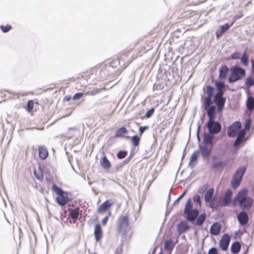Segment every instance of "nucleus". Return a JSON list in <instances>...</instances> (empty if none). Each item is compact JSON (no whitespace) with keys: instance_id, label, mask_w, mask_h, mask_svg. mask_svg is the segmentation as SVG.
I'll return each mask as SVG.
<instances>
[{"instance_id":"nucleus-31","label":"nucleus","mask_w":254,"mask_h":254,"mask_svg":"<svg viewBox=\"0 0 254 254\" xmlns=\"http://www.w3.org/2000/svg\"><path fill=\"white\" fill-rule=\"evenodd\" d=\"M247 108L250 111L254 109V98L253 97H249L247 101Z\"/></svg>"},{"instance_id":"nucleus-58","label":"nucleus","mask_w":254,"mask_h":254,"mask_svg":"<svg viewBox=\"0 0 254 254\" xmlns=\"http://www.w3.org/2000/svg\"><path fill=\"white\" fill-rule=\"evenodd\" d=\"M197 3H198V1H194L192 2V4H196Z\"/></svg>"},{"instance_id":"nucleus-51","label":"nucleus","mask_w":254,"mask_h":254,"mask_svg":"<svg viewBox=\"0 0 254 254\" xmlns=\"http://www.w3.org/2000/svg\"><path fill=\"white\" fill-rule=\"evenodd\" d=\"M111 215V211H109L108 212V216H106L105 217H104L103 220H102V224L103 225H106L108 221V219H109V216H110Z\"/></svg>"},{"instance_id":"nucleus-59","label":"nucleus","mask_w":254,"mask_h":254,"mask_svg":"<svg viewBox=\"0 0 254 254\" xmlns=\"http://www.w3.org/2000/svg\"><path fill=\"white\" fill-rule=\"evenodd\" d=\"M159 254H162L160 253H159Z\"/></svg>"},{"instance_id":"nucleus-13","label":"nucleus","mask_w":254,"mask_h":254,"mask_svg":"<svg viewBox=\"0 0 254 254\" xmlns=\"http://www.w3.org/2000/svg\"><path fill=\"white\" fill-rule=\"evenodd\" d=\"M230 241V238L228 234H225L222 237V238L219 243V245L220 248L223 251H226L228 249Z\"/></svg>"},{"instance_id":"nucleus-17","label":"nucleus","mask_w":254,"mask_h":254,"mask_svg":"<svg viewBox=\"0 0 254 254\" xmlns=\"http://www.w3.org/2000/svg\"><path fill=\"white\" fill-rule=\"evenodd\" d=\"M94 234L96 241H99L102 238L103 232L100 224H97L95 225Z\"/></svg>"},{"instance_id":"nucleus-28","label":"nucleus","mask_w":254,"mask_h":254,"mask_svg":"<svg viewBox=\"0 0 254 254\" xmlns=\"http://www.w3.org/2000/svg\"><path fill=\"white\" fill-rule=\"evenodd\" d=\"M76 84L75 88L77 90H79L82 88H85L86 86L85 79L83 77L77 79L76 81Z\"/></svg>"},{"instance_id":"nucleus-57","label":"nucleus","mask_w":254,"mask_h":254,"mask_svg":"<svg viewBox=\"0 0 254 254\" xmlns=\"http://www.w3.org/2000/svg\"><path fill=\"white\" fill-rule=\"evenodd\" d=\"M252 62V66L253 69V71H254V60L253 59L251 60Z\"/></svg>"},{"instance_id":"nucleus-10","label":"nucleus","mask_w":254,"mask_h":254,"mask_svg":"<svg viewBox=\"0 0 254 254\" xmlns=\"http://www.w3.org/2000/svg\"><path fill=\"white\" fill-rule=\"evenodd\" d=\"M245 129H242L239 131L236 139L233 144V146L235 148L238 149L240 144L246 140V139L245 138Z\"/></svg>"},{"instance_id":"nucleus-25","label":"nucleus","mask_w":254,"mask_h":254,"mask_svg":"<svg viewBox=\"0 0 254 254\" xmlns=\"http://www.w3.org/2000/svg\"><path fill=\"white\" fill-rule=\"evenodd\" d=\"M198 156V151H194L193 152V153L191 154L190 158V162H189V166L191 167V168H193L194 165L196 164V162L197 160Z\"/></svg>"},{"instance_id":"nucleus-49","label":"nucleus","mask_w":254,"mask_h":254,"mask_svg":"<svg viewBox=\"0 0 254 254\" xmlns=\"http://www.w3.org/2000/svg\"><path fill=\"white\" fill-rule=\"evenodd\" d=\"M193 201L194 202L198 203L199 205H201L200 197L199 195L196 194L194 195L193 197Z\"/></svg>"},{"instance_id":"nucleus-32","label":"nucleus","mask_w":254,"mask_h":254,"mask_svg":"<svg viewBox=\"0 0 254 254\" xmlns=\"http://www.w3.org/2000/svg\"><path fill=\"white\" fill-rule=\"evenodd\" d=\"M34 102L33 100L28 101L27 104L26 110L28 112L33 113L36 111V109L34 108Z\"/></svg>"},{"instance_id":"nucleus-23","label":"nucleus","mask_w":254,"mask_h":254,"mask_svg":"<svg viewBox=\"0 0 254 254\" xmlns=\"http://www.w3.org/2000/svg\"><path fill=\"white\" fill-rule=\"evenodd\" d=\"M228 72V68L226 65H222L219 69V78L224 79Z\"/></svg>"},{"instance_id":"nucleus-29","label":"nucleus","mask_w":254,"mask_h":254,"mask_svg":"<svg viewBox=\"0 0 254 254\" xmlns=\"http://www.w3.org/2000/svg\"><path fill=\"white\" fill-rule=\"evenodd\" d=\"M234 22H232L230 25H229L228 23H226L224 25H221L220 26V31L216 32V36L218 38L221 36L222 34L226 31H227L230 26H231L233 24Z\"/></svg>"},{"instance_id":"nucleus-41","label":"nucleus","mask_w":254,"mask_h":254,"mask_svg":"<svg viewBox=\"0 0 254 254\" xmlns=\"http://www.w3.org/2000/svg\"><path fill=\"white\" fill-rule=\"evenodd\" d=\"M225 164L223 161H218L214 162L212 165V168L214 169L222 168L225 166Z\"/></svg>"},{"instance_id":"nucleus-53","label":"nucleus","mask_w":254,"mask_h":254,"mask_svg":"<svg viewBox=\"0 0 254 254\" xmlns=\"http://www.w3.org/2000/svg\"><path fill=\"white\" fill-rule=\"evenodd\" d=\"M34 174L35 177L39 180H42L43 179V174L42 172H41L40 175H38L36 171H34Z\"/></svg>"},{"instance_id":"nucleus-19","label":"nucleus","mask_w":254,"mask_h":254,"mask_svg":"<svg viewBox=\"0 0 254 254\" xmlns=\"http://www.w3.org/2000/svg\"><path fill=\"white\" fill-rule=\"evenodd\" d=\"M207 114L209 118L208 120H214L215 118L216 107L212 105L207 108Z\"/></svg>"},{"instance_id":"nucleus-56","label":"nucleus","mask_w":254,"mask_h":254,"mask_svg":"<svg viewBox=\"0 0 254 254\" xmlns=\"http://www.w3.org/2000/svg\"><path fill=\"white\" fill-rule=\"evenodd\" d=\"M186 191H184L181 195L178 198L177 201H179L180 199H181L186 194Z\"/></svg>"},{"instance_id":"nucleus-30","label":"nucleus","mask_w":254,"mask_h":254,"mask_svg":"<svg viewBox=\"0 0 254 254\" xmlns=\"http://www.w3.org/2000/svg\"><path fill=\"white\" fill-rule=\"evenodd\" d=\"M175 246L171 239L167 240L165 242L164 249L166 251H171Z\"/></svg>"},{"instance_id":"nucleus-15","label":"nucleus","mask_w":254,"mask_h":254,"mask_svg":"<svg viewBox=\"0 0 254 254\" xmlns=\"http://www.w3.org/2000/svg\"><path fill=\"white\" fill-rule=\"evenodd\" d=\"M129 225L128 217L127 215L122 216L119 218L118 228L120 230L127 227Z\"/></svg>"},{"instance_id":"nucleus-52","label":"nucleus","mask_w":254,"mask_h":254,"mask_svg":"<svg viewBox=\"0 0 254 254\" xmlns=\"http://www.w3.org/2000/svg\"><path fill=\"white\" fill-rule=\"evenodd\" d=\"M251 124V120L250 119H248L245 124V130L249 129Z\"/></svg>"},{"instance_id":"nucleus-24","label":"nucleus","mask_w":254,"mask_h":254,"mask_svg":"<svg viewBox=\"0 0 254 254\" xmlns=\"http://www.w3.org/2000/svg\"><path fill=\"white\" fill-rule=\"evenodd\" d=\"M69 216L74 220H76L79 215V208L78 207L69 210Z\"/></svg>"},{"instance_id":"nucleus-34","label":"nucleus","mask_w":254,"mask_h":254,"mask_svg":"<svg viewBox=\"0 0 254 254\" xmlns=\"http://www.w3.org/2000/svg\"><path fill=\"white\" fill-rule=\"evenodd\" d=\"M213 137L209 133H206L204 135L203 143L206 144H212Z\"/></svg>"},{"instance_id":"nucleus-20","label":"nucleus","mask_w":254,"mask_h":254,"mask_svg":"<svg viewBox=\"0 0 254 254\" xmlns=\"http://www.w3.org/2000/svg\"><path fill=\"white\" fill-rule=\"evenodd\" d=\"M189 226L187 222H181L177 226V230L180 234L184 233L189 229Z\"/></svg>"},{"instance_id":"nucleus-16","label":"nucleus","mask_w":254,"mask_h":254,"mask_svg":"<svg viewBox=\"0 0 254 254\" xmlns=\"http://www.w3.org/2000/svg\"><path fill=\"white\" fill-rule=\"evenodd\" d=\"M187 215V219L190 221H194L198 215V210L196 209H193L188 212L184 213Z\"/></svg>"},{"instance_id":"nucleus-47","label":"nucleus","mask_w":254,"mask_h":254,"mask_svg":"<svg viewBox=\"0 0 254 254\" xmlns=\"http://www.w3.org/2000/svg\"><path fill=\"white\" fill-rule=\"evenodd\" d=\"M85 95V93H77L74 95L72 97V99L73 100H77L79 99L80 98Z\"/></svg>"},{"instance_id":"nucleus-26","label":"nucleus","mask_w":254,"mask_h":254,"mask_svg":"<svg viewBox=\"0 0 254 254\" xmlns=\"http://www.w3.org/2000/svg\"><path fill=\"white\" fill-rule=\"evenodd\" d=\"M100 163L102 167L106 170H109L111 167V163L106 156L102 158Z\"/></svg>"},{"instance_id":"nucleus-38","label":"nucleus","mask_w":254,"mask_h":254,"mask_svg":"<svg viewBox=\"0 0 254 254\" xmlns=\"http://www.w3.org/2000/svg\"><path fill=\"white\" fill-rule=\"evenodd\" d=\"M140 137L135 135L131 137V142L133 146L135 147L139 145L140 143Z\"/></svg>"},{"instance_id":"nucleus-7","label":"nucleus","mask_w":254,"mask_h":254,"mask_svg":"<svg viewBox=\"0 0 254 254\" xmlns=\"http://www.w3.org/2000/svg\"><path fill=\"white\" fill-rule=\"evenodd\" d=\"M206 126L209 133L212 134L218 133L221 129L220 124L214 120H208Z\"/></svg>"},{"instance_id":"nucleus-40","label":"nucleus","mask_w":254,"mask_h":254,"mask_svg":"<svg viewBox=\"0 0 254 254\" xmlns=\"http://www.w3.org/2000/svg\"><path fill=\"white\" fill-rule=\"evenodd\" d=\"M120 65V61L118 60L117 58L116 59H114L110 63V66L113 68H117Z\"/></svg>"},{"instance_id":"nucleus-35","label":"nucleus","mask_w":254,"mask_h":254,"mask_svg":"<svg viewBox=\"0 0 254 254\" xmlns=\"http://www.w3.org/2000/svg\"><path fill=\"white\" fill-rule=\"evenodd\" d=\"M192 209V204L191 202V198H189L185 204V207L184 209V213L188 212L189 211L193 210Z\"/></svg>"},{"instance_id":"nucleus-46","label":"nucleus","mask_w":254,"mask_h":254,"mask_svg":"<svg viewBox=\"0 0 254 254\" xmlns=\"http://www.w3.org/2000/svg\"><path fill=\"white\" fill-rule=\"evenodd\" d=\"M240 54L239 52H234L231 55V57L229 58H228V60H237L240 58Z\"/></svg>"},{"instance_id":"nucleus-11","label":"nucleus","mask_w":254,"mask_h":254,"mask_svg":"<svg viewBox=\"0 0 254 254\" xmlns=\"http://www.w3.org/2000/svg\"><path fill=\"white\" fill-rule=\"evenodd\" d=\"M118 60L120 61V64H122L121 65L122 70L126 68L130 64V61L128 58V55L126 53H122L117 56Z\"/></svg>"},{"instance_id":"nucleus-2","label":"nucleus","mask_w":254,"mask_h":254,"mask_svg":"<svg viewBox=\"0 0 254 254\" xmlns=\"http://www.w3.org/2000/svg\"><path fill=\"white\" fill-rule=\"evenodd\" d=\"M215 85L218 92L214 96V102L217 105L218 111L221 112L223 109L226 102V98L223 97L225 84L222 81H217Z\"/></svg>"},{"instance_id":"nucleus-22","label":"nucleus","mask_w":254,"mask_h":254,"mask_svg":"<svg viewBox=\"0 0 254 254\" xmlns=\"http://www.w3.org/2000/svg\"><path fill=\"white\" fill-rule=\"evenodd\" d=\"M220 225L218 223H215L211 226L210 232L213 235H217L220 233Z\"/></svg>"},{"instance_id":"nucleus-33","label":"nucleus","mask_w":254,"mask_h":254,"mask_svg":"<svg viewBox=\"0 0 254 254\" xmlns=\"http://www.w3.org/2000/svg\"><path fill=\"white\" fill-rule=\"evenodd\" d=\"M241 62L245 66H247L249 65L248 55L246 51L242 54L241 58Z\"/></svg>"},{"instance_id":"nucleus-45","label":"nucleus","mask_w":254,"mask_h":254,"mask_svg":"<svg viewBox=\"0 0 254 254\" xmlns=\"http://www.w3.org/2000/svg\"><path fill=\"white\" fill-rule=\"evenodd\" d=\"M100 92V89H95L92 91H88L86 93H85V95H95L97 94H98Z\"/></svg>"},{"instance_id":"nucleus-12","label":"nucleus","mask_w":254,"mask_h":254,"mask_svg":"<svg viewBox=\"0 0 254 254\" xmlns=\"http://www.w3.org/2000/svg\"><path fill=\"white\" fill-rule=\"evenodd\" d=\"M113 204L114 202L112 200H106L98 207L97 212L99 213H103L107 211H110V208Z\"/></svg>"},{"instance_id":"nucleus-55","label":"nucleus","mask_w":254,"mask_h":254,"mask_svg":"<svg viewBox=\"0 0 254 254\" xmlns=\"http://www.w3.org/2000/svg\"><path fill=\"white\" fill-rule=\"evenodd\" d=\"M123 251V248L120 246L116 249L115 254H122Z\"/></svg>"},{"instance_id":"nucleus-36","label":"nucleus","mask_w":254,"mask_h":254,"mask_svg":"<svg viewBox=\"0 0 254 254\" xmlns=\"http://www.w3.org/2000/svg\"><path fill=\"white\" fill-rule=\"evenodd\" d=\"M205 92L207 94V96L212 97L214 93V88L210 85H207L205 87Z\"/></svg>"},{"instance_id":"nucleus-48","label":"nucleus","mask_w":254,"mask_h":254,"mask_svg":"<svg viewBox=\"0 0 254 254\" xmlns=\"http://www.w3.org/2000/svg\"><path fill=\"white\" fill-rule=\"evenodd\" d=\"M154 108H151L150 109H149L146 113L145 114V117L146 118H149L150 117H151L152 115L154 114Z\"/></svg>"},{"instance_id":"nucleus-21","label":"nucleus","mask_w":254,"mask_h":254,"mask_svg":"<svg viewBox=\"0 0 254 254\" xmlns=\"http://www.w3.org/2000/svg\"><path fill=\"white\" fill-rule=\"evenodd\" d=\"M128 130L126 127H122L118 128L115 134L116 137H124L125 135L127 134Z\"/></svg>"},{"instance_id":"nucleus-27","label":"nucleus","mask_w":254,"mask_h":254,"mask_svg":"<svg viewBox=\"0 0 254 254\" xmlns=\"http://www.w3.org/2000/svg\"><path fill=\"white\" fill-rule=\"evenodd\" d=\"M241 248V244L238 242H235L231 245V250L232 253L236 254L240 251Z\"/></svg>"},{"instance_id":"nucleus-39","label":"nucleus","mask_w":254,"mask_h":254,"mask_svg":"<svg viewBox=\"0 0 254 254\" xmlns=\"http://www.w3.org/2000/svg\"><path fill=\"white\" fill-rule=\"evenodd\" d=\"M212 104V97L206 96L204 99V108L207 109V107L211 106Z\"/></svg>"},{"instance_id":"nucleus-43","label":"nucleus","mask_w":254,"mask_h":254,"mask_svg":"<svg viewBox=\"0 0 254 254\" xmlns=\"http://www.w3.org/2000/svg\"><path fill=\"white\" fill-rule=\"evenodd\" d=\"M127 154V152L126 151H120L117 155V157L120 159L125 158Z\"/></svg>"},{"instance_id":"nucleus-4","label":"nucleus","mask_w":254,"mask_h":254,"mask_svg":"<svg viewBox=\"0 0 254 254\" xmlns=\"http://www.w3.org/2000/svg\"><path fill=\"white\" fill-rule=\"evenodd\" d=\"M230 70L231 73L228 78L230 83H233L240 80L246 75L245 69L240 67L234 66L231 68Z\"/></svg>"},{"instance_id":"nucleus-1","label":"nucleus","mask_w":254,"mask_h":254,"mask_svg":"<svg viewBox=\"0 0 254 254\" xmlns=\"http://www.w3.org/2000/svg\"><path fill=\"white\" fill-rule=\"evenodd\" d=\"M254 201V199L248 195V190L246 188L240 190L233 200L234 205L239 207L243 210L251 209Z\"/></svg>"},{"instance_id":"nucleus-44","label":"nucleus","mask_w":254,"mask_h":254,"mask_svg":"<svg viewBox=\"0 0 254 254\" xmlns=\"http://www.w3.org/2000/svg\"><path fill=\"white\" fill-rule=\"evenodd\" d=\"M0 28L1 30L3 32L6 33V32H8L11 29V26L9 24H7L5 26L1 25L0 26Z\"/></svg>"},{"instance_id":"nucleus-8","label":"nucleus","mask_w":254,"mask_h":254,"mask_svg":"<svg viewBox=\"0 0 254 254\" xmlns=\"http://www.w3.org/2000/svg\"><path fill=\"white\" fill-rule=\"evenodd\" d=\"M232 190L230 189L227 190L222 199L217 202L219 205L222 207L227 206L232 201Z\"/></svg>"},{"instance_id":"nucleus-50","label":"nucleus","mask_w":254,"mask_h":254,"mask_svg":"<svg viewBox=\"0 0 254 254\" xmlns=\"http://www.w3.org/2000/svg\"><path fill=\"white\" fill-rule=\"evenodd\" d=\"M148 128V127L147 126H141L139 128V133L140 136H141L142 134L143 133L144 131Z\"/></svg>"},{"instance_id":"nucleus-9","label":"nucleus","mask_w":254,"mask_h":254,"mask_svg":"<svg viewBox=\"0 0 254 254\" xmlns=\"http://www.w3.org/2000/svg\"><path fill=\"white\" fill-rule=\"evenodd\" d=\"M241 127V123L237 121L232 124L228 128L227 135L229 137H235Z\"/></svg>"},{"instance_id":"nucleus-6","label":"nucleus","mask_w":254,"mask_h":254,"mask_svg":"<svg viewBox=\"0 0 254 254\" xmlns=\"http://www.w3.org/2000/svg\"><path fill=\"white\" fill-rule=\"evenodd\" d=\"M214 190L213 188L209 189L205 193L204 200L209 203V206L212 208H216L219 206V203L215 201Z\"/></svg>"},{"instance_id":"nucleus-5","label":"nucleus","mask_w":254,"mask_h":254,"mask_svg":"<svg viewBox=\"0 0 254 254\" xmlns=\"http://www.w3.org/2000/svg\"><path fill=\"white\" fill-rule=\"evenodd\" d=\"M246 170L245 167L239 168L236 170L231 180V186L233 189L237 188L240 185Z\"/></svg>"},{"instance_id":"nucleus-42","label":"nucleus","mask_w":254,"mask_h":254,"mask_svg":"<svg viewBox=\"0 0 254 254\" xmlns=\"http://www.w3.org/2000/svg\"><path fill=\"white\" fill-rule=\"evenodd\" d=\"M201 152L203 156L207 157L210 154V151L207 147L203 146L200 148Z\"/></svg>"},{"instance_id":"nucleus-3","label":"nucleus","mask_w":254,"mask_h":254,"mask_svg":"<svg viewBox=\"0 0 254 254\" xmlns=\"http://www.w3.org/2000/svg\"><path fill=\"white\" fill-rule=\"evenodd\" d=\"M52 190L58 195L56 198V201L60 205L64 206L70 200V199L68 197V193L63 191L56 184L53 185Z\"/></svg>"},{"instance_id":"nucleus-18","label":"nucleus","mask_w":254,"mask_h":254,"mask_svg":"<svg viewBox=\"0 0 254 254\" xmlns=\"http://www.w3.org/2000/svg\"><path fill=\"white\" fill-rule=\"evenodd\" d=\"M39 156L42 160L46 159L49 154V152L47 148L43 146H39L38 147Z\"/></svg>"},{"instance_id":"nucleus-54","label":"nucleus","mask_w":254,"mask_h":254,"mask_svg":"<svg viewBox=\"0 0 254 254\" xmlns=\"http://www.w3.org/2000/svg\"><path fill=\"white\" fill-rule=\"evenodd\" d=\"M208 254H218L217 250L215 248H212L209 249Z\"/></svg>"},{"instance_id":"nucleus-14","label":"nucleus","mask_w":254,"mask_h":254,"mask_svg":"<svg viewBox=\"0 0 254 254\" xmlns=\"http://www.w3.org/2000/svg\"><path fill=\"white\" fill-rule=\"evenodd\" d=\"M238 219L242 225H246L249 221V217L247 213L245 210H242L238 215Z\"/></svg>"},{"instance_id":"nucleus-37","label":"nucleus","mask_w":254,"mask_h":254,"mask_svg":"<svg viewBox=\"0 0 254 254\" xmlns=\"http://www.w3.org/2000/svg\"><path fill=\"white\" fill-rule=\"evenodd\" d=\"M205 219V214L203 213L200 214L197 218L196 221V224L197 226H201L204 222Z\"/></svg>"}]
</instances>
